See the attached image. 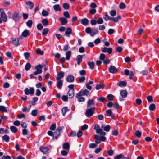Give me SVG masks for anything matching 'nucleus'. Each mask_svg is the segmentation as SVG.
I'll use <instances>...</instances> for the list:
<instances>
[{
	"mask_svg": "<svg viewBox=\"0 0 159 159\" xmlns=\"http://www.w3.org/2000/svg\"><path fill=\"white\" fill-rule=\"evenodd\" d=\"M95 107H93L87 109L85 113V115L87 117H89L92 116L94 113Z\"/></svg>",
	"mask_w": 159,
	"mask_h": 159,
	"instance_id": "1",
	"label": "nucleus"
},
{
	"mask_svg": "<svg viewBox=\"0 0 159 159\" xmlns=\"http://www.w3.org/2000/svg\"><path fill=\"white\" fill-rule=\"evenodd\" d=\"M34 92V89L33 87H30L29 90L28 88H25L24 89L25 93L26 95L30 94L32 95H33Z\"/></svg>",
	"mask_w": 159,
	"mask_h": 159,
	"instance_id": "2",
	"label": "nucleus"
},
{
	"mask_svg": "<svg viewBox=\"0 0 159 159\" xmlns=\"http://www.w3.org/2000/svg\"><path fill=\"white\" fill-rule=\"evenodd\" d=\"M89 91L86 89H85L84 90H81L78 92L77 93L78 96H82L86 95L88 96L89 94Z\"/></svg>",
	"mask_w": 159,
	"mask_h": 159,
	"instance_id": "3",
	"label": "nucleus"
},
{
	"mask_svg": "<svg viewBox=\"0 0 159 159\" xmlns=\"http://www.w3.org/2000/svg\"><path fill=\"white\" fill-rule=\"evenodd\" d=\"M21 18V17L19 15V13L15 12L12 16V19L15 22H17Z\"/></svg>",
	"mask_w": 159,
	"mask_h": 159,
	"instance_id": "4",
	"label": "nucleus"
},
{
	"mask_svg": "<svg viewBox=\"0 0 159 159\" xmlns=\"http://www.w3.org/2000/svg\"><path fill=\"white\" fill-rule=\"evenodd\" d=\"M0 12L1 13V18L2 20L5 22H6L7 21V18L4 11L2 9H0Z\"/></svg>",
	"mask_w": 159,
	"mask_h": 159,
	"instance_id": "5",
	"label": "nucleus"
},
{
	"mask_svg": "<svg viewBox=\"0 0 159 159\" xmlns=\"http://www.w3.org/2000/svg\"><path fill=\"white\" fill-rule=\"evenodd\" d=\"M72 33V30L70 27H67L66 29V31L64 35L68 37H70V35Z\"/></svg>",
	"mask_w": 159,
	"mask_h": 159,
	"instance_id": "6",
	"label": "nucleus"
},
{
	"mask_svg": "<svg viewBox=\"0 0 159 159\" xmlns=\"http://www.w3.org/2000/svg\"><path fill=\"white\" fill-rule=\"evenodd\" d=\"M108 70L109 72L113 74L116 73L118 71L117 69L113 66H110Z\"/></svg>",
	"mask_w": 159,
	"mask_h": 159,
	"instance_id": "7",
	"label": "nucleus"
},
{
	"mask_svg": "<svg viewBox=\"0 0 159 159\" xmlns=\"http://www.w3.org/2000/svg\"><path fill=\"white\" fill-rule=\"evenodd\" d=\"M39 150L43 153V154L47 153L48 151H49V148L47 146H40Z\"/></svg>",
	"mask_w": 159,
	"mask_h": 159,
	"instance_id": "8",
	"label": "nucleus"
},
{
	"mask_svg": "<svg viewBox=\"0 0 159 159\" xmlns=\"http://www.w3.org/2000/svg\"><path fill=\"white\" fill-rule=\"evenodd\" d=\"M102 51L103 53L107 52L109 54H111L112 52V49L111 47L107 48L104 47L103 48Z\"/></svg>",
	"mask_w": 159,
	"mask_h": 159,
	"instance_id": "9",
	"label": "nucleus"
},
{
	"mask_svg": "<svg viewBox=\"0 0 159 159\" xmlns=\"http://www.w3.org/2000/svg\"><path fill=\"white\" fill-rule=\"evenodd\" d=\"M65 73L63 71H61L57 74V76L56 77L57 80H61V79L63 78L64 75Z\"/></svg>",
	"mask_w": 159,
	"mask_h": 159,
	"instance_id": "10",
	"label": "nucleus"
},
{
	"mask_svg": "<svg viewBox=\"0 0 159 159\" xmlns=\"http://www.w3.org/2000/svg\"><path fill=\"white\" fill-rule=\"evenodd\" d=\"M59 20L62 25H65L67 23L68 20L65 17H61L59 18Z\"/></svg>",
	"mask_w": 159,
	"mask_h": 159,
	"instance_id": "11",
	"label": "nucleus"
},
{
	"mask_svg": "<svg viewBox=\"0 0 159 159\" xmlns=\"http://www.w3.org/2000/svg\"><path fill=\"white\" fill-rule=\"evenodd\" d=\"M74 77L73 75H69L67 77L66 81L68 82L71 83L74 81Z\"/></svg>",
	"mask_w": 159,
	"mask_h": 159,
	"instance_id": "12",
	"label": "nucleus"
},
{
	"mask_svg": "<svg viewBox=\"0 0 159 159\" xmlns=\"http://www.w3.org/2000/svg\"><path fill=\"white\" fill-rule=\"evenodd\" d=\"M74 89L69 90L67 93V95L68 96L69 98H71L74 96Z\"/></svg>",
	"mask_w": 159,
	"mask_h": 159,
	"instance_id": "13",
	"label": "nucleus"
},
{
	"mask_svg": "<svg viewBox=\"0 0 159 159\" xmlns=\"http://www.w3.org/2000/svg\"><path fill=\"white\" fill-rule=\"evenodd\" d=\"M61 133L57 131L56 130L53 133V139H57L58 138L60 135Z\"/></svg>",
	"mask_w": 159,
	"mask_h": 159,
	"instance_id": "14",
	"label": "nucleus"
},
{
	"mask_svg": "<svg viewBox=\"0 0 159 159\" xmlns=\"http://www.w3.org/2000/svg\"><path fill=\"white\" fill-rule=\"evenodd\" d=\"M19 39L18 38H15L12 42V44L16 46H19L20 44L19 42Z\"/></svg>",
	"mask_w": 159,
	"mask_h": 159,
	"instance_id": "15",
	"label": "nucleus"
},
{
	"mask_svg": "<svg viewBox=\"0 0 159 159\" xmlns=\"http://www.w3.org/2000/svg\"><path fill=\"white\" fill-rule=\"evenodd\" d=\"M91 30L92 32L91 33V36H93L95 34H97L98 32V30L97 28H92Z\"/></svg>",
	"mask_w": 159,
	"mask_h": 159,
	"instance_id": "16",
	"label": "nucleus"
},
{
	"mask_svg": "<svg viewBox=\"0 0 159 159\" xmlns=\"http://www.w3.org/2000/svg\"><path fill=\"white\" fill-rule=\"evenodd\" d=\"M94 129L96 130V132L98 134L102 130V129L100 128L99 125L97 124L95 125Z\"/></svg>",
	"mask_w": 159,
	"mask_h": 159,
	"instance_id": "17",
	"label": "nucleus"
},
{
	"mask_svg": "<svg viewBox=\"0 0 159 159\" xmlns=\"http://www.w3.org/2000/svg\"><path fill=\"white\" fill-rule=\"evenodd\" d=\"M128 93L126 90H122L120 92V95L123 98H125L127 97Z\"/></svg>",
	"mask_w": 159,
	"mask_h": 159,
	"instance_id": "18",
	"label": "nucleus"
},
{
	"mask_svg": "<svg viewBox=\"0 0 159 159\" xmlns=\"http://www.w3.org/2000/svg\"><path fill=\"white\" fill-rule=\"evenodd\" d=\"M82 60V55H78L76 57V61L77 64L78 65H80L81 62Z\"/></svg>",
	"mask_w": 159,
	"mask_h": 159,
	"instance_id": "19",
	"label": "nucleus"
},
{
	"mask_svg": "<svg viewBox=\"0 0 159 159\" xmlns=\"http://www.w3.org/2000/svg\"><path fill=\"white\" fill-rule=\"evenodd\" d=\"M57 86L59 89H61L63 85V81L62 80H57Z\"/></svg>",
	"mask_w": 159,
	"mask_h": 159,
	"instance_id": "20",
	"label": "nucleus"
},
{
	"mask_svg": "<svg viewBox=\"0 0 159 159\" xmlns=\"http://www.w3.org/2000/svg\"><path fill=\"white\" fill-rule=\"evenodd\" d=\"M22 34L24 37H26L28 35L30 34L29 30L25 29L22 32Z\"/></svg>",
	"mask_w": 159,
	"mask_h": 159,
	"instance_id": "21",
	"label": "nucleus"
},
{
	"mask_svg": "<svg viewBox=\"0 0 159 159\" xmlns=\"http://www.w3.org/2000/svg\"><path fill=\"white\" fill-rule=\"evenodd\" d=\"M62 147L63 149L69 150L70 148V145L69 143L68 142L65 143L63 144Z\"/></svg>",
	"mask_w": 159,
	"mask_h": 159,
	"instance_id": "22",
	"label": "nucleus"
},
{
	"mask_svg": "<svg viewBox=\"0 0 159 159\" xmlns=\"http://www.w3.org/2000/svg\"><path fill=\"white\" fill-rule=\"evenodd\" d=\"M88 22L89 20L86 18H84L83 19H81V23L82 24L84 25H87L88 24Z\"/></svg>",
	"mask_w": 159,
	"mask_h": 159,
	"instance_id": "23",
	"label": "nucleus"
},
{
	"mask_svg": "<svg viewBox=\"0 0 159 159\" xmlns=\"http://www.w3.org/2000/svg\"><path fill=\"white\" fill-rule=\"evenodd\" d=\"M41 22L42 24L44 26H47L48 25V21L47 18L43 19Z\"/></svg>",
	"mask_w": 159,
	"mask_h": 159,
	"instance_id": "24",
	"label": "nucleus"
},
{
	"mask_svg": "<svg viewBox=\"0 0 159 159\" xmlns=\"http://www.w3.org/2000/svg\"><path fill=\"white\" fill-rule=\"evenodd\" d=\"M26 4L29 6V7L30 9H32L34 6V3L31 1H29L26 2Z\"/></svg>",
	"mask_w": 159,
	"mask_h": 159,
	"instance_id": "25",
	"label": "nucleus"
},
{
	"mask_svg": "<svg viewBox=\"0 0 159 159\" xmlns=\"http://www.w3.org/2000/svg\"><path fill=\"white\" fill-rule=\"evenodd\" d=\"M53 8L54 10L57 11H60L61 10V8L60 7V5L58 4L54 5Z\"/></svg>",
	"mask_w": 159,
	"mask_h": 159,
	"instance_id": "26",
	"label": "nucleus"
},
{
	"mask_svg": "<svg viewBox=\"0 0 159 159\" xmlns=\"http://www.w3.org/2000/svg\"><path fill=\"white\" fill-rule=\"evenodd\" d=\"M127 84V83L125 81H121L117 83V85L121 87H125Z\"/></svg>",
	"mask_w": 159,
	"mask_h": 159,
	"instance_id": "27",
	"label": "nucleus"
},
{
	"mask_svg": "<svg viewBox=\"0 0 159 159\" xmlns=\"http://www.w3.org/2000/svg\"><path fill=\"white\" fill-rule=\"evenodd\" d=\"M77 95V93L76 94L75 97L77 98L79 102H84L85 100V99L84 97H81V96H78Z\"/></svg>",
	"mask_w": 159,
	"mask_h": 159,
	"instance_id": "28",
	"label": "nucleus"
},
{
	"mask_svg": "<svg viewBox=\"0 0 159 159\" xmlns=\"http://www.w3.org/2000/svg\"><path fill=\"white\" fill-rule=\"evenodd\" d=\"M93 83V81H90L88 82L86 84V88L88 89L91 90L92 89V87L91 86H90V85L92 84Z\"/></svg>",
	"mask_w": 159,
	"mask_h": 159,
	"instance_id": "29",
	"label": "nucleus"
},
{
	"mask_svg": "<svg viewBox=\"0 0 159 159\" xmlns=\"http://www.w3.org/2000/svg\"><path fill=\"white\" fill-rule=\"evenodd\" d=\"M0 111L3 112L7 113L8 111L5 107L3 106H0Z\"/></svg>",
	"mask_w": 159,
	"mask_h": 159,
	"instance_id": "30",
	"label": "nucleus"
},
{
	"mask_svg": "<svg viewBox=\"0 0 159 159\" xmlns=\"http://www.w3.org/2000/svg\"><path fill=\"white\" fill-rule=\"evenodd\" d=\"M95 140V143L97 144L99 143L101 141L100 139V137L98 135H95L94 137Z\"/></svg>",
	"mask_w": 159,
	"mask_h": 159,
	"instance_id": "31",
	"label": "nucleus"
},
{
	"mask_svg": "<svg viewBox=\"0 0 159 159\" xmlns=\"http://www.w3.org/2000/svg\"><path fill=\"white\" fill-rule=\"evenodd\" d=\"M91 105H94L93 100L92 99H89L87 102V107H91Z\"/></svg>",
	"mask_w": 159,
	"mask_h": 159,
	"instance_id": "32",
	"label": "nucleus"
},
{
	"mask_svg": "<svg viewBox=\"0 0 159 159\" xmlns=\"http://www.w3.org/2000/svg\"><path fill=\"white\" fill-rule=\"evenodd\" d=\"M10 139V137L7 135H5L2 137V139L7 142L9 141Z\"/></svg>",
	"mask_w": 159,
	"mask_h": 159,
	"instance_id": "33",
	"label": "nucleus"
},
{
	"mask_svg": "<svg viewBox=\"0 0 159 159\" xmlns=\"http://www.w3.org/2000/svg\"><path fill=\"white\" fill-rule=\"evenodd\" d=\"M69 109H68V107H65L63 108L61 110L63 116H64L65 115L66 111H69Z\"/></svg>",
	"mask_w": 159,
	"mask_h": 159,
	"instance_id": "34",
	"label": "nucleus"
},
{
	"mask_svg": "<svg viewBox=\"0 0 159 159\" xmlns=\"http://www.w3.org/2000/svg\"><path fill=\"white\" fill-rule=\"evenodd\" d=\"M10 129L11 131L13 133H15L17 131V128L14 126H11Z\"/></svg>",
	"mask_w": 159,
	"mask_h": 159,
	"instance_id": "35",
	"label": "nucleus"
},
{
	"mask_svg": "<svg viewBox=\"0 0 159 159\" xmlns=\"http://www.w3.org/2000/svg\"><path fill=\"white\" fill-rule=\"evenodd\" d=\"M66 60H69L70 58L71 54V52L70 51H67L66 52Z\"/></svg>",
	"mask_w": 159,
	"mask_h": 159,
	"instance_id": "36",
	"label": "nucleus"
},
{
	"mask_svg": "<svg viewBox=\"0 0 159 159\" xmlns=\"http://www.w3.org/2000/svg\"><path fill=\"white\" fill-rule=\"evenodd\" d=\"M88 65L89 66L90 69H93L94 68L95 64L93 62H88Z\"/></svg>",
	"mask_w": 159,
	"mask_h": 159,
	"instance_id": "37",
	"label": "nucleus"
},
{
	"mask_svg": "<svg viewBox=\"0 0 159 159\" xmlns=\"http://www.w3.org/2000/svg\"><path fill=\"white\" fill-rule=\"evenodd\" d=\"M149 110L151 111L155 110L156 108L155 105L153 103L151 104L149 106Z\"/></svg>",
	"mask_w": 159,
	"mask_h": 159,
	"instance_id": "38",
	"label": "nucleus"
},
{
	"mask_svg": "<svg viewBox=\"0 0 159 159\" xmlns=\"http://www.w3.org/2000/svg\"><path fill=\"white\" fill-rule=\"evenodd\" d=\"M49 31L48 28H46L43 29L42 31V35L44 36L46 35Z\"/></svg>",
	"mask_w": 159,
	"mask_h": 159,
	"instance_id": "39",
	"label": "nucleus"
},
{
	"mask_svg": "<svg viewBox=\"0 0 159 159\" xmlns=\"http://www.w3.org/2000/svg\"><path fill=\"white\" fill-rule=\"evenodd\" d=\"M31 67V64L29 63H27L26 64L25 66V69L26 70L28 71L30 69Z\"/></svg>",
	"mask_w": 159,
	"mask_h": 159,
	"instance_id": "40",
	"label": "nucleus"
},
{
	"mask_svg": "<svg viewBox=\"0 0 159 159\" xmlns=\"http://www.w3.org/2000/svg\"><path fill=\"white\" fill-rule=\"evenodd\" d=\"M62 7L65 10H68L69 8V5L67 3H63Z\"/></svg>",
	"mask_w": 159,
	"mask_h": 159,
	"instance_id": "41",
	"label": "nucleus"
},
{
	"mask_svg": "<svg viewBox=\"0 0 159 159\" xmlns=\"http://www.w3.org/2000/svg\"><path fill=\"white\" fill-rule=\"evenodd\" d=\"M43 68V66L41 65L40 64H39L36 66L35 67V69L37 70H40L41 71V72H42V69Z\"/></svg>",
	"mask_w": 159,
	"mask_h": 159,
	"instance_id": "42",
	"label": "nucleus"
},
{
	"mask_svg": "<svg viewBox=\"0 0 159 159\" xmlns=\"http://www.w3.org/2000/svg\"><path fill=\"white\" fill-rule=\"evenodd\" d=\"M33 24V22L31 20H29L26 23V25L29 28L32 27Z\"/></svg>",
	"mask_w": 159,
	"mask_h": 159,
	"instance_id": "43",
	"label": "nucleus"
},
{
	"mask_svg": "<svg viewBox=\"0 0 159 159\" xmlns=\"http://www.w3.org/2000/svg\"><path fill=\"white\" fill-rule=\"evenodd\" d=\"M104 87V84L99 85L97 84L96 87V90H98L100 89H103Z\"/></svg>",
	"mask_w": 159,
	"mask_h": 159,
	"instance_id": "44",
	"label": "nucleus"
},
{
	"mask_svg": "<svg viewBox=\"0 0 159 159\" xmlns=\"http://www.w3.org/2000/svg\"><path fill=\"white\" fill-rule=\"evenodd\" d=\"M135 135L138 137L139 138L141 136V133L139 130H137L135 131Z\"/></svg>",
	"mask_w": 159,
	"mask_h": 159,
	"instance_id": "45",
	"label": "nucleus"
},
{
	"mask_svg": "<svg viewBox=\"0 0 159 159\" xmlns=\"http://www.w3.org/2000/svg\"><path fill=\"white\" fill-rule=\"evenodd\" d=\"M42 14L43 16H46L48 15V13L46 10H43L42 11Z\"/></svg>",
	"mask_w": 159,
	"mask_h": 159,
	"instance_id": "46",
	"label": "nucleus"
},
{
	"mask_svg": "<svg viewBox=\"0 0 159 159\" xmlns=\"http://www.w3.org/2000/svg\"><path fill=\"white\" fill-rule=\"evenodd\" d=\"M37 111L36 109H34L32 111L31 114L34 116H36L37 115Z\"/></svg>",
	"mask_w": 159,
	"mask_h": 159,
	"instance_id": "47",
	"label": "nucleus"
},
{
	"mask_svg": "<svg viewBox=\"0 0 159 159\" xmlns=\"http://www.w3.org/2000/svg\"><path fill=\"white\" fill-rule=\"evenodd\" d=\"M106 114L108 116H110L112 115V111L111 109H108L106 111Z\"/></svg>",
	"mask_w": 159,
	"mask_h": 159,
	"instance_id": "48",
	"label": "nucleus"
},
{
	"mask_svg": "<svg viewBox=\"0 0 159 159\" xmlns=\"http://www.w3.org/2000/svg\"><path fill=\"white\" fill-rule=\"evenodd\" d=\"M97 146V145L95 143H91L89 145V147L90 148H93L96 147Z\"/></svg>",
	"mask_w": 159,
	"mask_h": 159,
	"instance_id": "49",
	"label": "nucleus"
},
{
	"mask_svg": "<svg viewBox=\"0 0 159 159\" xmlns=\"http://www.w3.org/2000/svg\"><path fill=\"white\" fill-rule=\"evenodd\" d=\"M104 130L106 132L109 131L110 129V127L109 125H107L104 127Z\"/></svg>",
	"mask_w": 159,
	"mask_h": 159,
	"instance_id": "50",
	"label": "nucleus"
},
{
	"mask_svg": "<svg viewBox=\"0 0 159 159\" xmlns=\"http://www.w3.org/2000/svg\"><path fill=\"white\" fill-rule=\"evenodd\" d=\"M121 18V17L120 16H118L116 17H114V21L115 22H117Z\"/></svg>",
	"mask_w": 159,
	"mask_h": 159,
	"instance_id": "51",
	"label": "nucleus"
},
{
	"mask_svg": "<svg viewBox=\"0 0 159 159\" xmlns=\"http://www.w3.org/2000/svg\"><path fill=\"white\" fill-rule=\"evenodd\" d=\"M56 128V125L55 124H53L51 125L49 129L50 130L52 131L54 130Z\"/></svg>",
	"mask_w": 159,
	"mask_h": 159,
	"instance_id": "52",
	"label": "nucleus"
},
{
	"mask_svg": "<svg viewBox=\"0 0 159 159\" xmlns=\"http://www.w3.org/2000/svg\"><path fill=\"white\" fill-rule=\"evenodd\" d=\"M105 99L106 98L103 97H98L97 98V100L98 101H100L101 102H103Z\"/></svg>",
	"mask_w": 159,
	"mask_h": 159,
	"instance_id": "53",
	"label": "nucleus"
},
{
	"mask_svg": "<svg viewBox=\"0 0 159 159\" xmlns=\"http://www.w3.org/2000/svg\"><path fill=\"white\" fill-rule=\"evenodd\" d=\"M63 128V126H59L57 128L56 130L58 132H59L61 134Z\"/></svg>",
	"mask_w": 159,
	"mask_h": 159,
	"instance_id": "54",
	"label": "nucleus"
},
{
	"mask_svg": "<svg viewBox=\"0 0 159 159\" xmlns=\"http://www.w3.org/2000/svg\"><path fill=\"white\" fill-rule=\"evenodd\" d=\"M103 19L102 18H100L98 19L97 21V23L99 24H102L103 23Z\"/></svg>",
	"mask_w": 159,
	"mask_h": 159,
	"instance_id": "55",
	"label": "nucleus"
},
{
	"mask_svg": "<svg viewBox=\"0 0 159 159\" xmlns=\"http://www.w3.org/2000/svg\"><path fill=\"white\" fill-rule=\"evenodd\" d=\"M123 157V155L122 154H120L114 157V159H122Z\"/></svg>",
	"mask_w": 159,
	"mask_h": 159,
	"instance_id": "56",
	"label": "nucleus"
},
{
	"mask_svg": "<svg viewBox=\"0 0 159 159\" xmlns=\"http://www.w3.org/2000/svg\"><path fill=\"white\" fill-rule=\"evenodd\" d=\"M92 30L91 28L89 27H87L85 29V32L87 34L90 33L91 35V33Z\"/></svg>",
	"mask_w": 159,
	"mask_h": 159,
	"instance_id": "57",
	"label": "nucleus"
},
{
	"mask_svg": "<svg viewBox=\"0 0 159 159\" xmlns=\"http://www.w3.org/2000/svg\"><path fill=\"white\" fill-rule=\"evenodd\" d=\"M63 15L65 17L67 18H69L70 17V15L69 12L67 11H65L63 13Z\"/></svg>",
	"mask_w": 159,
	"mask_h": 159,
	"instance_id": "58",
	"label": "nucleus"
},
{
	"mask_svg": "<svg viewBox=\"0 0 159 159\" xmlns=\"http://www.w3.org/2000/svg\"><path fill=\"white\" fill-rule=\"evenodd\" d=\"M36 52L38 54L42 55L44 53V52L43 51H41L40 49H38L36 50Z\"/></svg>",
	"mask_w": 159,
	"mask_h": 159,
	"instance_id": "59",
	"label": "nucleus"
},
{
	"mask_svg": "<svg viewBox=\"0 0 159 159\" xmlns=\"http://www.w3.org/2000/svg\"><path fill=\"white\" fill-rule=\"evenodd\" d=\"M113 96L111 94H108L107 96V98L110 101L113 100Z\"/></svg>",
	"mask_w": 159,
	"mask_h": 159,
	"instance_id": "60",
	"label": "nucleus"
},
{
	"mask_svg": "<svg viewBox=\"0 0 159 159\" xmlns=\"http://www.w3.org/2000/svg\"><path fill=\"white\" fill-rule=\"evenodd\" d=\"M122 50L123 48L120 46L117 47L116 48V51L120 53Z\"/></svg>",
	"mask_w": 159,
	"mask_h": 159,
	"instance_id": "61",
	"label": "nucleus"
},
{
	"mask_svg": "<svg viewBox=\"0 0 159 159\" xmlns=\"http://www.w3.org/2000/svg\"><path fill=\"white\" fill-rule=\"evenodd\" d=\"M37 28L38 30H41L43 28V26L41 23H39L37 25Z\"/></svg>",
	"mask_w": 159,
	"mask_h": 159,
	"instance_id": "62",
	"label": "nucleus"
},
{
	"mask_svg": "<svg viewBox=\"0 0 159 159\" xmlns=\"http://www.w3.org/2000/svg\"><path fill=\"white\" fill-rule=\"evenodd\" d=\"M88 128V125L87 124H84L82 126L81 129L82 131H84L87 129Z\"/></svg>",
	"mask_w": 159,
	"mask_h": 159,
	"instance_id": "63",
	"label": "nucleus"
},
{
	"mask_svg": "<svg viewBox=\"0 0 159 159\" xmlns=\"http://www.w3.org/2000/svg\"><path fill=\"white\" fill-rule=\"evenodd\" d=\"M105 58V55L104 54L101 53L100 54L99 59L101 60H104Z\"/></svg>",
	"mask_w": 159,
	"mask_h": 159,
	"instance_id": "64",
	"label": "nucleus"
}]
</instances>
